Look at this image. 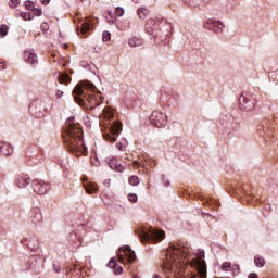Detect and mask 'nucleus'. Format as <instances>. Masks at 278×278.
Wrapping results in <instances>:
<instances>
[{"label": "nucleus", "instance_id": "20", "mask_svg": "<svg viewBox=\"0 0 278 278\" xmlns=\"http://www.w3.org/2000/svg\"><path fill=\"white\" fill-rule=\"evenodd\" d=\"M103 118H113L114 117V111L110 108H105L102 112Z\"/></svg>", "mask_w": 278, "mask_h": 278}, {"label": "nucleus", "instance_id": "42", "mask_svg": "<svg viewBox=\"0 0 278 278\" xmlns=\"http://www.w3.org/2000/svg\"><path fill=\"white\" fill-rule=\"evenodd\" d=\"M41 27H42V29H47V27H49V24L43 23V24L41 25Z\"/></svg>", "mask_w": 278, "mask_h": 278}, {"label": "nucleus", "instance_id": "38", "mask_svg": "<svg viewBox=\"0 0 278 278\" xmlns=\"http://www.w3.org/2000/svg\"><path fill=\"white\" fill-rule=\"evenodd\" d=\"M202 216H206L207 218H212V214L205 213L204 211H201Z\"/></svg>", "mask_w": 278, "mask_h": 278}, {"label": "nucleus", "instance_id": "7", "mask_svg": "<svg viewBox=\"0 0 278 278\" xmlns=\"http://www.w3.org/2000/svg\"><path fill=\"white\" fill-rule=\"evenodd\" d=\"M123 130V125L119 122H114L111 125V134H104V139L106 142H116L118 134Z\"/></svg>", "mask_w": 278, "mask_h": 278}, {"label": "nucleus", "instance_id": "43", "mask_svg": "<svg viewBox=\"0 0 278 278\" xmlns=\"http://www.w3.org/2000/svg\"><path fill=\"white\" fill-rule=\"evenodd\" d=\"M153 278H162V276L155 274V275L153 276Z\"/></svg>", "mask_w": 278, "mask_h": 278}, {"label": "nucleus", "instance_id": "13", "mask_svg": "<svg viewBox=\"0 0 278 278\" xmlns=\"http://www.w3.org/2000/svg\"><path fill=\"white\" fill-rule=\"evenodd\" d=\"M77 29H80V35L86 38L88 36V31L92 29V25H90V21L86 20L80 24V26H77Z\"/></svg>", "mask_w": 278, "mask_h": 278}, {"label": "nucleus", "instance_id": "34", "mask_svg": "<svg viewBox=\"0 0 278 278\" xmlns=\"http://www.w3.org/2000/svg\"><path fill=\"white\" fill-rule=\"evenodd\" d=\"M116 147L119 151H125V146L122 142H117Z\"/></svg>", "mask_w": 278, "mask_h": 278}, {"label": "nucleus", "instance_id": "44", "mask_svg": "<svg viewBox=\"0 0 278 278\" xmlns=\"http://www.w3.org/2000/svg\"><path fill=\"white\" fill-rule=\"evenodd\" d=\"M237 267L238 270H240V267L238 265H235Z\"/></svg>", "mask_w": 278, "mask_h": 278}, {"label": "nucleus", "instance_id": "16", "mask_svg": "<svg viewBox=\"0 0 278 278\" xmlns=\"http://www.w3.org/2000/svg\"><path fill=\"white\" fill-rule=\"evenodd\" d=\"M254 264L256 268H264V266H266V261L264 260V257L256 255L254 257Z\"/></svg>", "mask_w": 278, "mask_h": 278}, {"label": "nucleus", "instance_id": "36", "mask_svg": "<svg viewBox=\"0 0 278 278\" xmlns=\"http://www.w3.org/2000/svg\"><path fill=\"white\" fill-rule=\"evenodd\" d=\"M56 97H58V99H61V97H64V91L58 90L56 91Z\"/></svg>", "mask_w": 278, "mask_h": 278}, {"label": "nucleus", "instance_id": "41", "mask_svg": "<svg viewBox=\"0 0 278 278\" xmlns=\"http://www.w3.org/2000/svg\"><path fill=\"white\" fill-rule=\"evenodd\" d=\"M51 0H41V3H43V5H48V3L50 2Z\"/></svg>", "mask_w": 278, "mask_h": 278}, {"label": "nucleus", "instance_id": "18", "mask_svg": "<svg viewBox=\"0 0 278 278\" xmlns=\"http://www.w3.org/2000/svg\"><path fill=\"white\" fill-rule=\"evenodd\" d=\"M129 47H140L142 45V39L138 37H132L128 40Z\"/></svg>", "mask_w": 278, "mask_h": 278}, {"label": "nucleus", "instance_id": "8", "mask_svg": "<svg viewBox=\"0 0 278 278\" xmlns=\"http://www.w3.org/2000/svg\"><path fill=\"white\" fill-rule=\"evenodd\" d=\"M21 244H23L25 249H28V251H36L39 247L38 238L31 236L21 239Z\"/></svg>", "mask_w": 278, "mask_h": 278}, {"label": "nucleus", "instance_id": "5", "mask_svg": "<svg viewBox=\"0 0 278 278\" xmlns=\"http://www.w3.org/2000/svg\"><path fill=\"white\" fill-rule=\"evenodd\" d=\"M117 257L124 266H131V264L137 260L136 251H134L129 245L121 247L118 249Z\"/></svg>", "mask_w": 278, "mask_h": 278}, {"label": "nucleus", "instance_id": "4", "mask_svg": "<svg viewBox=\"0 0 278 278\" xmlns=\"http://www.w3.org/2000/svg\"><path fill=\"white\" fill-rule=\"evenodd\" d=\"M134 232L142 244H157V242H162L166 238V233L163 230L155 229L152 226H139Z\"/></svg>", "mask_w": 278, "mask_h": 278}, {"label": "nucleus", "instance_id": "1", "mask_svg": "<svg viewBox=\"0 0 278 278\" xmlns=\"http://www.w3.org/2000/svg\"><path fill=\"white\" fill-rule=\"evenodd\" d=\"M190 264L194 268L197 274L192 275V278H207V263H205V250H199L197 255L190 258V250L181 243H169V249L165 251V258L161 264L163 273H169L172 277H175L176 268L179 266H186Z\"/></svg>", "mask_w": 278, "mask_h": 278}, {"label": "nucleus", "instance_id": "17", "mask_svg": "<svg viewBox=\"0 0 278 278\" xmlns=\"http://www.w3.org/2000/svg\"><path fill=\"white\" fill-rule=\"evenodd\" d=\"M31 218H33V223H41L42 220V213L40 211H33L31 212Z\"/></svg>", "mask_w": 278, "mask_h": 278}, {"label": "nucleus", "instance_id": "24", "mask_svg": "<svg viewBox=\"0 0 278 278\" xmlns=\"http://www.w3.org/2000/svg\"><path fill=\"white\" fill-rule=\"evenodd\" d=\"M8 36V25H1L0 26V37L5 38Z\"/></svg>", "mask_w": 278, "mask_h": 278}, {"label": "nucleus", "instance_id": "15", "mask_svg": "<svg viewBox=\"0 0 278 278\" xmlns=\"http://www.w3.org/2000/svg\"><path fill=\"white\" fill-rule=\"evenodd\" d=\"M38 56L34 52H25V61L27 64H35L37 62Z\"/></svg>", "mask_w": 278, "mask_h": 278}, {"label": "nucleus", "instance_id": "19", "mask_svg": "<svg viewBox=\"0 0 278 278\" xmlns=\"http://www.w3.org/2000/svg\"><path fill=\"white\" fill-rule=\"evenodd\" d=\"M109 166H110V168H112V170H117L118 173H122V170H123V165L117 164L116 161H111L109 163Z\"/></svg>", "mask_w": 278, "mask_h": 278}, {"label": "nucleus", "instance_id": "3", "mask_svg": "<svg viewBox=\"0 0 278 278\" xmlns=\"http://www.w3.org/2000/svg\"><path fill=\"white\" fill-rule=\"evenodd\" d=\"M64 143L72 153L76 155H86L87 149L84 144V132L81 128L75 124H68L63 134Z\"/></svg>", "mask_w": 278, "mask_h": 278}, {"label": "nucleus", "instance_id": "21", "mask_svg": "<svg viewBox=\"0 0 278 278\" xmlns=\"http://www.w3.org/2000/svg\"><path fill=\"white\" fill-rule=\"evenodd\" d=\"M58 79L61 84H68L71 81V77L67 74H60Z\"/></svg>", "mask_w": 278, "mask_h": 278}, {"label": "nucleus", "instance_id": "25", "mask_svg": "<svg viewBox=\"0 0 278 278\" xmlns=\"http://www.w3.org/2000/svg\"><path fill=\"white\" fill-rule=\"evenodd\" d=\"M21 16L24 21H31V18H34V15H31V13H29V12H27V13L23 12V13H21Z\"/></svg>", "mask_w": 278, "mask_h": 278}, {"label": "nucleus", "instance_id": "14", "mask_svg": "<svg viewBox=\"0 0 278 278\" xmlns=\"http://www.w3.org/2000/svg\"><path fill=\"white\" fill-rule=\"evenodd\" d=\"M84 188L87 194H97V192H99V185L94 182H86L84 184Z\"/></svg>", "mask_w": 278, "mask_h": 278}, {"label": "nucleus", "instance_id": "2", "mask_svg": "<svg viewBox=\"0 0 278 278\" xmlns=\"http://www.w3.org/2000/svg\"><path fill=\"white\" fill-rule=\"evenodd\" d=\"M94 90H97V87L94 84L85 80L76 85V87L73 90V93L76 96L75 100L81 105L84 103V99L90 103L91 109L92 108H99L101 104V101H103V94L101 92L94 93Z\"/></svg>", "mask_w": 278, "mask_h": 278}, {"label": "nucleus", "instance_id": "35", "mask_svg": "<svg viewBox=\"0 0 278 278\" xmlns=\"http://www.w3.org/2000/svg\"><path fill=\"white\" fill-rule=\"evenodd\" d=\"M25 7L28 8V9H31V8H34V2H31V1H26V2H25Z\"/></svg>", "mask_w": 278, "mask_h": 278}, {"label": "nucleus", "instance_id": "39", "mask_svg": "<svg viewBox=\"0 0 278 278\" xmlns=\"http://www.w3.org/2000/svg\"><path fill=\"white\" fill-rule=\"evenodd\" d=\"M248 278H260L256 273H250Z\"/></svg>", "mask_w": 278, "mask_h": 278}, {"label": "nucleus", "instance_id": "23", "mask_svg": "<svg viewBox=\"0 0 278 278\" xmlns=\"http://www.w3.org/2000/svg\"><path fill=\"white\" fill-rule=\"evenodd\" d=\"M130 186H138L140 184V178H138V176H131L128 179Z\"/></svg>", "mask_w": 278, "mask_h": 278}, {"label": "nucleus", "instance_id": "9", "mask_svg": "<svg viewBox=\"0 0 278 278\" xmlns=\"http://www.w3.org/2000/svg\"><path fill=\"white\" fill-rule=\"evenodd\" d=\"M49 189V184L43 180H34L33 181V190L36 194H47V190Z\"/></svg>", "mask_w": 278, "mask_h": 278}, {"label": "nucleus", "instance_id": "10", "mask_svg": "<svg viewBox=\"0 0 278 278\" xmlns=\"http://www.w3.org/2000/svg\"><path fill=\"white\" fill-rule=\"evenodd\" d=\"M108 268H112L114 270V275H122L123 267L118 265L116 262V257H112L106 264Z\"/></svg>", "mask_w": 278, "mask_h": 278}, {"label": "nucleus", "instance_id": "31", "mask_svg": "<svg viewBox=\"0 0 278 278\" xmlns=\"http://www.w3.org/2000/svg\"><path fill=\"white\" fill-rule=\"evenodd\" d=\"M18 3H21V0H10L9 1L10 8H16V5H18Z\"/></svg>", "mask_w": 278, "mask_h": 278}, {"label": "nucleus", "instance_id": "40", "mask_svg": "<svg viewBox=\"0 0 278 278\" xmlns=\"http://www.w3.org/2000/svg\"><path fill=\"white\" fill-rule=\"evenodd\" d=\"M185 3H187L189 7L192 5V1L191 0H184Z\"/></svg>", "mask_w": 278, "mask_h": 278}, {"label": "nucleus", "instance_id": "32", "mask_svg": "<svg viewBox=\"0 0 278 278\" xmlns=\"http://www.w3.org/2000/svg\"><path fill=\"white\" fill-rule=\"evenodd\" d=\"M36 105H38V103L33 104V106L35 108V116L40 117L42 116V110H37Z\"/></svg>", "mask_w": 278, "mask_h": 278}, {"label": "nucleus", "instance_id": "30", "mask_svg": "<svg viewBox=\"0 0 278 278\" xmlns=\"http://www.w3.org/2000/svg\"><path fill=\"white\" fill-rule=\"evenodd\" d=\"M110 38H111V35H110L109 31H104V33L102 34V40H103V42H108V40H110Z\"/></svg>", "mask_w": 278, "mask_h": 278}, {"label": "nucleus", "instance_id": "26", "mask_svg": "<svg viewBox=\"0 0 278 278\" xmlns=\"http://www.w3.org/2000/svg\"><path fill=\"white\" fill-rule=\"evenodd\" d=\"M115 14H116V16H124L125 15V9H123L121 7H117L115 9Z\"/></svg>", "mask_w": 278, "mask_h": 278}, {"label": "nucleus", "instance_id": "11", "mask_svg": "<svg viewBox=\"0 0 278 278\" xmlns=\"http://www.w3.org/2000/svg\"><path fill=\"white\" fill-rule=\"evenodd\" d=\"M13 153L14 148L10 143L0 142V155L8 157V155H12Z\"/></svg>", "mask_w": 278, "mask_h": 278}, {"label": "nucleus", "instance_id": "37", "mask_svg": "<svg viewBox=\"0 0 278 278\" xmlns=\"http://www.w3.org/2000/svg\"><path fill=\"white\" fill-rule=\"evenodd\" d=\"M111 185H112V180H110V179L104 180V186L106 188H110Z\"/></svg>", "mask_w": 278, "mask_h": 278}, {"label": "nucleus", "instance_id": "6", "mask_svg": "<svg viewBox=\"0 0 278 278\" xmlns=\"http://www.w3.org/2000/svg\"><path fill=\"white\" fill-rule=\"evenodd\" d=\"M150 123L154 127H166V123H167L166 114L160 111H153L150 116Z\"/></svg>", "mask_w": 278, "mask_h": 278}, {"label": "nucleus", "instance_id": "28", "mask_svg": "<svg viewBox=\"0 0 278 278\" xmlns=\"http://www.w3.org/2000/svg\"><path fill=\"white\" fill-rule=\"evenodd\" d=\"M128 201H130V203H136V201H138V195H136V193H129Z\"/></svg>", "mask_w": 278, "mask_h": 278}, {"label": "nucleus", "instance_id": "29", "mask_svg": "<svg viewBox=\"0 0 278 278\" xmlns=\"http://www.w3.org/2000/svg\"><path fill=\"white\" fill-rule=\"evenodd\" d=\"M52 266H53L54 273H56V274H60V273H61L62 267L60 266V264L53 263Z\"/></svg>", "mask_w": 278, "mask_h": 278}, {"label": "nucleus", "instance_id": "33", "mask_svg": "<svg viewBox=\"0 0 278 278\" xmlns=\"http://www.w3.org/2000/svg\"><path fill=\"white\" fill-rule=\"evenodd\" d=\"M33 12H34L35 16H40V15L42 14V10H40V9H38V8H35V9L33 10Z\"/></svg>", "mask_w": 278, "mask_h": 278}, {"label": "nucleus", "instance_id": "27", "mask_svg": "<svg viewBox=\"0 0 278 278\" xmlns=\"http://www.w3.org/2000/svg\"><path fill=\"white\" fill-rule=\"evenodd\" d=\"M222 270H225L226 273H227V270H231V263H229V262L223 263Z\"/></svg>", "mask_w": 278, "mask_h": 278}, {"label": "nucleus", "instance_id": "12", "mask_svg": "<svg viewBox=\"0 0 278 278\" xmlns=\"http://www.w3.org/2000/svg\"><path fill=\"white\" fill-rule=\"evenodd\" d=\"M31 184V178L27 175H21L16 178V186L20 188H27Z\"/></svg>", "mask_w": 278, "mask_h": 278}, {"label": "nucleus", "instance_id": "22", "mask_svg": "<svg viewBox=\"0 0 278 278\" xmlns=\"http://www.w3.org/2000/svg\"><path fill=\"white\" fill-rule=\"evenodd\" d=\"M147 14H149V11L147 9L141 8V9L138 10L139 18H141V20L147 18Z\"/></svg>", "mask_w": 278, "mask_h": 278}]
</instances>
